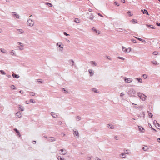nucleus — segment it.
Instances as JSON below:
<instances>
[{
	"instance_id": "9d476101",
	"label": "nucleus",
	"mask_w": 160,
	"mask_h": 160,
	"mask_svg": "<svg viewBox=\"0 0 160 160\" xmlns=\"http://www.w3.org/2000/svg\"><path fill=\"white\" fill-rule=\"evenodd\" d=\"M107 127H108L109 128L111 129H113L114 128V126L111 124H108Z\"/></svg>"
},
{
	"instance_id": "412c9836",
	"label": "nucleus",
	"mask_w": 160,
	"mask_h": 160,
	"mask_svg": "<svg viewBox=\"0 0 160 160\" xmlns=\"http://www.w3.org/2000/svg\"><path fill=\"white\" fill-rule=\"evenodd\" d=\"M74 22L76 23H79L80 22V20L78 18H75L74 19Z\"/></svg>"
},
{
	"instance_id": "7ed1b4c3",
	"label": "nucleus",
	"mask_w": 160,
	"mask_h": 160,
	"mask_svg": "<svg viewBox=\"0 0 160 160\" xmlns=\"http://www.w3.org/2000/svg\"><path fill=\"white\" fill-rule=\"evenodd\" d=\"M138 97H140V98L143 101H144L146 99L145 98L147 97L144 94L142 93L139 92L138 93Z\"/></svg>"
},
{
	"instance_id": "79ce46f5",
	"label": "nucleus",
	"mask_w": 160,
	"mask_h": 160,
	"mask_svg": "<svg viewBox=\"0 0 160 160\" xmlns=\"http://www.w3.org/2000/svg\"><path fill=\"white\" fill-rule=\"evenodd\" d=\"M46 4L49 6V7H52V5L51 3H48L47 2L46 3Z\"/></svg>"
},
{
	"instance_id": "864d4df0",
	"label": "nucleus",
	"mask_w": 160,
	"mask_h": 160,
	"mask_svg": "<svg viewBox=\"0 0 160 160\" xmlns=\"http://www.w3.org/2000/svg\"><path fill=\"white\" fill-rule=\"evenodd\" d=\"M62 124V122L61 121H59L58 122V124L59 125H61Z\"/></svg>"
},
{
	"instance_id": "ddd939ff",
	"label": "nucleus",
	"mask_w": 160,
	"mask_h": 160,
	"mask_svg": "<svg viewBox=\"0 0 160 160\" xmlns=\"http://www.w3.org/2000/svg\"><path fill=\"white\" fill-rule=\"evenodd\" d=\"M48 141H51V142L55 141V138L54 137L48 138Z\"/></svg>"
},
{
	"instance_id": "72a5a7b5",
	"label": "nucleus",
	"mask_w": 160,
	"mask_h": 160,
	"mask_svg": "<svg viewBox=\"0 0 160 160\" xmlns=\"http://www.w3.org/2000/svg\"><path fill=\"white\" fill-rule=\"evenodd\" d=\"M11 88L13 90L16 89V88L14 85H12L11 86Z\"/></svg>"
},
{
	"instance_id": "680f3d73",
	"label": "nucleus",
	"mask_w": 160,
	"mask_h": 160,
	"mask_svg": "<svg viewBox=\"0 0 160 160\" xmlns=\"http://www.w3.org/2000/svg\"><path fill=\"white\" fill-rule=\"evenodd\" d=\"M91 159V158L90 157H88L87 158V160H90Z\"/></svg>"
},
{
	"instance_id": "49530a36",
	"label": "nucleus",
	"mask_w": 160,
	"mask_h": 160,
	"mask_svg": "<svg viewBox=\"0 0 160 160\" xmlns=\"http://www.w3.org/2000/svg\"><path fill=\"white\" fill-rule=\"evenodd\" d=\"M153 54L154 55H157L158 54V52L157 51H154L153 52Z\"/></svg>"
},
{
	"instance_id": "f3484780",
	"label": "nucleus",
	"mask_w": 160,
	"mask_h": 160,
	"mask_svg": "<svg viewBox=\"0 0 160 160\" xmlns=\"http://www.w3.org/2000/svg\"><path fill=\"white\" fill-rule=\"evenodd\" d=\"M13 13L14 14H13V16L14 17H16V18L19 19V18L20 16L18 14H17L16 13V12H13Z\"/></svg>"
},
{
	"instance_id": "a18cd8bd",
	"label": "nucleus",
	"mask_w": 160,
	"mask_h": 160,
	"mask_svg": "<svg viewBox=\"0 0 160 160\" xmlns=\"http://www.w3.org/2000/svg\"><path fill=\"white\" fill-rule=\"evenodd\" d=\"M59 47L61 48H63V44H61L60 45H59Z\"/></svg>"
},
{
	"instance_id": "393cba45",
	"label": "nucleus",
	"mask_w": 160,
	"mask_h": 160,
	"mask_svg": "<svg viewBox=\"0 0 160 160\" xmlns=\"http://www.w3.org/2000/svg\"><path fill=\"white\" fill-rule=\"evenodd\" d=\"M92 90L93 92H95L96 93H98L99 91L97 90L95 88H92Z\"/></svg>"
},
{
	"instance_id": "4be33fe9",
	"label": "nucleus",
	"mask_w": 160,
	"mask_h": 160,
	"mask_svg": "<svg viewBox=\"0 0 160 160\" xmlns=\"http://www.w3.org/2000/svg\"><path fill=\"white\" fill-rule=\"evenodd\" d=\"M51 115L52 116V117L54 118H56L57 116V115H56V114L53 112H51Z\"/></svg>"
},
{
	"instance_id": "c9c22d12",
	"label": "nucleus",
	"mask_w": 160,
	"mask_h": 160,
	"mask_svg": "<svg viewBox=\"0 0 160 160\" xmlns=\"http://www.w3.org/2000/svg\"><path fill=\"white\" fill-rule=\"evenodd\" d=\"M91 63L94 65L95 66H96L97 64L94 61H92L91 62Z\"/></svg>"
},
{
	"instance_id": "774afa93",
	"label": "nucleus",
	"mask_w": 160,
	"mask_h": 160,
	"mask_svg": "<svg viewBox=\"0 0 160 160\" xmlns=\"http://www.w3.org/2000/svg\"><path fill=\"white\" fill-rule=\"evenodd\" d=\"M158 128L157 127V128L160 129V124H158Z\"/></svg>"
},
{
	"instance_id": "bb28decb",
	"label": "nucleus",
	"mask_w": 160,
	"mask_h": 160,
	"mask_svg": "<svg viewBox=\"0 0 160 160\" xmlns=\"http://www.w3.org/2000/svg\"><path fill=\"white\" fill-rule=\"evenodd\" d=\"M148 115L149 117L150 118H152V116H153V115H152V113L151 112H149V111H148Z\"/></svg>"
},
{
	"instance_id": "2eb2a0df",
	"label": "nucleus",
	"mask_w": 160,
	"mask_h": 160,
	"mask_svg": "<svg viewBox=\"0 0 160 160\" xmlns=\"http://www.w3.org/2000/svg\"><path fill=\"white\" fill-rule=\"evenodd\" d=\"M12 76L14 78H19V76L18 75H17L15 73H12Z\"/></svg>"
},
{
	"instance_id": "6ab92c4d",
	"label": "nucleus",
	"mask_w": 160,
	"mask_h": 160,
	"mask_svg": "<svg viewBox=\"0 0 160 160\" xmlns=\"http://www.w3.org/2000/svg\"><path fill=\"white\" fill-rule=\"evenodd\" d=\"M16 115L19 118L21 117L22 116L21 115V114L20 112H18L16 113Z\"/></svg>"
},
{
	"instance_id": "603ef678",
	"label": "nucleus",
	"mask_w": 160,
	"mask_h": 160,
	"mask_svg": "<svg viewBox=\"0 0 160 160\" xmlns=\"http://www.w3.org/2000/svg\"><path fill=\"white\" fill-rule=\"evenodd\" d=\"M30 102H33V103H34L35 102L34 101V100L32 99H30Z\"/></svg>"
},
{
	"instance_id": "b1692460",
	"label": "nucleus",
	"mask_w": 160,
	"mask_h": 160,
	"mask_svg": "<svg viewBox=\"0 0 160 160\" xmlns=\"http://www.w3.org/2000/svg\"><path fill=\"white\" fill-rule=\"evenodd\" d=\"M152 62L153 64L156 65H157L159 64V63L157 62L156 61H152Z\"/></svg>"
},
{
	"instance_id": "58836bf2",
	"label": "nucleus",
	"mask_w": 160,
	"mask_h": 160,
	"mask_svg": "<svg viewBox=\"0 0 160 160\" xmlns=\"http://www.w3.org/2000/svg\"><path fill=\"white\" fill-rule=\"evenodd\" d=\"M120 30H123L125 31H126L124 29L122 28H119L118 30H117V31L119 32H122V31H121Z\"/></svg>"
},
{
	"instance_id": "ea45409f",
	"label": "nucleus",
	"mask_w": 160,
	"mask_h": 160,
	"mask_svg": "<svg viewBox=\"0 0 160 160\" xmlns=\"http://www.w3.org/2000/svg\"><path fill=\"white\" fill-rule=\"evenodd\" d=\"M127 13L129 14L130 16H132L133 15V14L131 13V11H129L127 12Z\"/></svg>"
},
{
	"instance_id": "8fccbe9b",
	"label": "nucleus",
	"mask_w": 160,
	"mask_h": 160,
	"mask_svg": "<svg viewBox=\"0 0 160 160\" xmlns=\"http://www.w3.org/2000/svg\"><path fill=\"white\" fill-rule=\"evenodd\" d=\"M13 50L11 51V52H10V54L12 55H14V53L13 52Z\"/></svg>"
},
{
	"instance_id": "423d86ee",
	"label": "nucleus",
	"mask_w": 160,
	"mask_h": 160,
	"mask_svg": "<svg viewBox=\"0 0 160 160\" xmlns=\"http://www.w3.org/2000/svg\"><path fill=\"white\" fill-rule=\"evenodd\" d=\"M73 134L74 136L76 135L78 137H79V133L76 129H74L73 130Z\"/></svg>"
},
{
	"instance_id": "bf43d9fd",
	"label": "nucleus",
	"mask_w": 160,
	"mask_h": 160,
	"mask_svg": "<svg viewBox=\"0 0 160 160\" xmlns=\"http://www.w3.org/2000/svg\"><path fill=\"white\" fill-rule=\"evenodd\" d=\"M1 50V52L2 53H6V51H3L2 50V49Z\"/></svg>"
},
{
	"instance_id": "7c9ffc66",
	"label": "nucleus",
	"mask_w": 160,
	"mask_h": 160,
	"mask_svg": "<svg viewBox=\"0 0 160 160\" xmlns=\"http://www.w3.org/2000/svg\"><path fill=\"white\" fill-rule=\"evenodd\" d=\"M76 120L77 121H78L80 120L81 119V117H80L78 116L76 117Z\"/></svg>"
},
{
	"instance_id": "39448f33",
	"label": "nucleus",
	"mask_w": 160,
	"mask_h": 160,
	"mask_svg": "<svg viewBox=\"0 0 160 160\" xmlns=\"http://www.w3.org/2000/svg\"><path fill=\"white\" fill-rule=\"evenodd\" d=\"M131 49L130 48L126 49L124 47L122 46V50L125 52H130L131 51Z\"/></svg>"
},
{
	"instance_id": "c756f323",
	"label": "nucleus",
	"mask_w": 160,
	"mask_h": 160,
	"mask_svg": "<svg viewBox=\"0 0 160 160\" xmlns=\"http://www.w3.org/2000/svg\"><path fill=\"white\" fill-rule=\"evenodd\" d=\"M136 79L139 82H142V79L140 78H138Z\"/></svg>"
},
{
	"instance_id": "f257e3e1",
	"label": "nucleus",
	"mask_w": 160,
	"mask_h": 160,
	"mask_svg": "<svg viewBox=\"0 0 160 160\" xmlns=\"http://www.w3.org/2000/svg\"><path fill=\"white\" fill-rule=\"evenodd\" d=\"M136 93V92L134 89H131L128 91V93L130 97H134Z\"/></svg>"
},
{
	"instance_id": "cd10ccee",
	"label": "nucleus",
	"mask_w": 160,
	"mask_h": 160,
	"mask_svg": "<svg viewBox=\"0 0 160 160\" xmlns=\"http://www.w3.org/2000/svg\"><path fill=\"white\" fill-rule=\"evenodd\" d=\"M19 109L21 111H23L24 110V108L22 107L21 105H19Z\"/></svg>"
},
{
	"instance_id": "37998d69",
	"label": "nucleus",
	"mask_w": 160,
	"mask_h": 160,
	"mask_svg": "<svg viewBox=\"0 0 160 160\" xmlns=\"http://www.w3.org/2000/svg\"><path fill=\"white\" fill-rule=\"evenodd\" d=\"M58 160H63L64 159V158H62L60 157L59 156L58 158Z\"/></svg>"
},
{
	"instance_id": "4c0bfd02",
	"label": "nucleus",
	"mask_w": 160,
	"mask_h": 160,
	"mask_svg": "<svg viewBox=\"0 0 160 160\" xmlns=\"http://www.w3.org/2000/svg\"><path fill=\"white\" fill-rule=\"evenodd\" d=\"M131 40L133 43H136L137 42L134 39H131Z\"/></svg>"
},
{
	"instance_id": "4468645a",
	"label": "nucleus",
	"mask_w": 160,
	"mask_h": 160,
	"mask_svg": "<svg viewBox=\"0 0 160 160\" xmlns=\"http://www.w3.org/2000/svg\"><path fill=\"white\" fill-rule=\"evenodd\" d=\"M142 12L143 13V14H146L147 15H149L148 13V11L146 10V9H144L143 10L142 9L141 10Z\"/></svg>"
},
{
	"instance_id": "052dcab7",
	"label": "nucleus",
	"mask_w": 160,
	"mask_h": 160,
	"mask_svg": "<svg viewBox=\"0 0 160 160\" xmlns=\"http://www.w3.org/2000/svg\"><path fill=\"white\" fill-rule=\"evenodd\" d=\"M96 160H101V159L99 158L98 157H96L95 159Z\"/></svg>"
},
{
	"instance_id": "1a4fd4ad",
	"label": "nucleus",
	"mask_w": 160,
	"mask_h": 160,
	"mask_svg": "<svg viewBox=\"0 0 160 160\" xmlns=\"http://www.w3.org/2000/svg\"><path fill=\"white\" fill-rule=\"evenodd\" d=\"M134 108H135L136 109L141 110L142 109V108H143V106L140 105V106H138V107L134 106Z\"/></svg>"
},
{
	"instance_id": "9b49d317",
	"label": "nucleus",
	"mask_w": 160,
	"mask_h": 160,
	"mask_svg": "<svg viewBox=\"0 0 160 160\" xmlns=\"http://www.w3.org/2000/svg\"><path fill=\"white\" fill-rule=\"evenodd\" d=\"M14 130L17 133V135H19V137H20L21 136L19 131L16 128H14Z\"/></svg>"
},
{
	"instance_id": "f704fd0d",
	"label": "nucleus",
	"mask_w": 160,
	"mask_h": 160,
	"mask_svg": "<svg viewBox=\"0 0 160 160\" xmlns=\"http://www.w3.org/2000/svg\"><path fill=\"white\" fill-rule=\"evenodd\" d=\"M146 148H145L144 147H143L142 148V149L144 151H147L148 148L147 146H145Z\"/></svg>"
},
{
	"instance_id": "f03ea898",
	"label": "nucleus",
	"mask_w": 160,
	"mask_h": 160,
	"mask_svg": "<svg viewBox=\"0 0 160 160\" xmlns=\"http://www.w3.org/2000/svg\"><path fill=\"white\" fill-rule=\"evenodd\" d=\"M27 23L28 26L30 27H32L34 24V22L30 18H29L28 19Z\"/></svg>"
},
{
	"instance_id": "dca6fc26",
	"label": "nucleus",
	"mask_w": 160,
	"mask_h": 160,
	"mask_svg": "<svg viewBox=\"0 0 160 160\" xmlns=\"http://www.w3.org/2000/svg\"><path fill=\"white\" fill-rule=\"evenodd\" d=\"M138 128H139V130L141 132H144V131H143V130H144V128L141 127V126H138Z\"/></svg>"
},
{
	"instance_id": "c03bdc74",
	"label": "nucleus",
	"mask_w": 160,
	"mask_h": 160,
	"mask_svg": "<svg viewBox=\"0 0 160 160\" xmlns=\"http://www.w3.org/2000/svg\"><path fill=\"white\" fill-rule=\"evenodd\" d=\"M17 44L20 45L21 47H23V44L20 42H18Z\"/></svg>"
},
{
	"instance_id": "aec40b11",
	"label": "nucleus",
	"mask_w": 160,
	"mask_h": 160,
	"mask_svg": "<svg viewBox=\"0 0 160 160\" xmlns=\"http://www.w3.org/2000/svg\"><path fill=\"white\" fill-rule=\"evenodd\" d=\"M17 30L18 31V32L20 34H22L24 32V31L22 29H18Z\"/></svg>"
},
{
	"instance_id": "09e8293b",
	"label": "nucleus",
	"mask_w": 160,
	"mask_h": 160,
	"mask_svg": "<svg viewBox=\"0 0 160 160\" xmlns=\"http://www.w3.org/2000/svg\"><path fill=\"white\" fill-rule=\"evenodd\" d=\"M134 37L135 38L137 39L138 40H139L140 41H142V39L139 38H138V37H136L135 36H134Z\"/></svg>"
},
{
	"instance_id": "13d9d810",
	"label": "nucleus",
	"mask_w": 160,
	"mask_h": 160,
	"mask_svg": "<svg viewBox=\"0 0 160 160\" xmlns=\"http://www.w3.org/2000/svg\"><path fill=\"white\" fill-rule=\"evenodd\" d=\"M63 34L65 35H66V36H69V34H67L66 32H64L63 33Z\"/></svg>"
},
{
	"instance_id": "5fc2aeb1",
	"label": "nucleus",
	"mask_w": 160,
	"mask_h": 160,
	"mask_svg": "<svg viewBox=\"0 0 160 160\" xmlns=\"http://www.w3.org/2000/svg\"><path fill=\"white\" fill-rule=\"evenodd\" d=\"M118 58L121 59H122V60H124V59H125L124 58H123V57H118Z\"/></svg>"
},
{
	"instance_id": "473e14b6",
	"label": "nucleus",
	"mask_w": 160,
	"mask_h": 160,
	"mask_svg": "<svg viewBox=\"0 0 160 160\" xmlns=\"http://www.w3.org/2000/svg\"><path fill=\"white\" fill-rule=\"evenodd\" d=\"M148 125H149V127L151 128L152 130L155 131H156V130L155 129L152 128V126L150 124L148 123Z\"/></svg>"
},
{
	"instance_id": "20e7f679",
	"label": "nucleus",
	"mask_w": 160,
	"mask_h": 160,
	"mask_svg": "<svg viewBox=\"0 0 160 160\" xmlns=\"http://www.w3.org/2000/svg\"><path fill=\"white\" fill-rule=\"evenodd\" d=\"M87 18L91 20H92L93 18H94V16L92 15V13H88L87 14Z\"/></svg>"
},
{
	"instance_id": "4d7b16f0",
	"label": "nucleus",
	"mask_w": 160,
	"mask_h": 160,
	"mask_svg": "<svg viewBox=\"0 0 160 160\" xmlns=\"http://www.w3.org/2000/svg\"><path fill=\"white\" fill-rule=\"evenodd\" d=\"M124 95V93L123 92H121L120 94L121 97H122Z\"/></svg>"
},
{
	"instance_id": "3c124183",
	"label": "nucleus",
	"mask_w": 160,
	"mask_h": 160,
	"mask_svg": "<svg viewBox=\"0 0 160 160\" xmlns=\"http://www.w3.org/2000/svg\"><path fill=\"white\" fill-rule=\"evenodd\" d=\"M143 77L145 79H146L147 78V75L145 74H143Z\"/></svg>"
},
{
	"instance_id": "5701e85b",
	"label": "nucleus",
	"mask_w": 160,
	"mask_h": 160,
	"mask_svg": "<svg viewBox=\"0 0 160 160\" xmlns=\"http://www.w3.org/2000/svg\"><path fill=\"white\" fill-rule=\"evenodd\" d=\"M92 30L95 32L96 33L98 34H99L100 33V32H98V31H97V30L96 29L94 28H92Z\"/></svg>"
},
{
	"instance_id": "0e129e2a",
	"label": "nucleus",
	"mask_w": 160,
	"mask_h": 160,
	"mask_svg": "<svg viewBox=\"0 0 160 160\" xmlns=\"http://www.w3.org/2000/svg\"><path fill=\"white\" fill-rule=\"evenodd\" d=\"M114 3L118 6H119V5L118 3H117V2H114Z\"/></svg>"
},
{
	"instance_id": "338daca9",
	"label": "nucleus",
	"mask_w": 160,
	"mask_h": 160,
	"mask_svg": "<svg viewBox=\"0 0 160 160\" xmlns=\"http://www.w3.org/2000/svg\"><path fill=\"white\" fill-rule=\"evenodd\" d=\"M98 15L101 17H103V16L102 15H101V14L99 13H98Z\"/></svg>"
},
{
	"instance_id": "a211bd4d",
	"label": "nucleus",
	"mask_w": 160,
	"mask_h": 160,
	"mask_svg": "<svg viewBox=\"0 0 160 160\" xmlns=\"http://www.w3.org/2000/svg\"><path fill=\"white\" fill-rule=\"evenodd\" d=\"M88 72H89V73L90 74V76H92L94 74V72L91 69H90L89 70Z\"/></svg>"
},
{
	"instance_id": "2f4dec72",
	"label": "nucleus",
	"mask_w": 160,
	"mask_h": 160,
	"mask_svg": "<svg viewBox=\"0 0 160 160\" xmlns=\"http://www.w3.org/2000/svg\"><path fill=\"white\" fill-rule=\"evenodd\" d=\"M153 124L154 125H155V126L157 127V126H156V125H158V124L157 121L156 120H154V121H153Z\"/></svg>"
},
{
	"instance_id": "f8f14e48",
	"label": "nucleus",
	"mask_w": 160,
	"mask_h": 160,
	"mask_svg": "<svg viewBox=\"0 0 160 160\" xmlns=\"http://www.w3.org/2000/svg\"><path fill=\"white\" fill-rule=\"evenodd\" d=\"M60 151L62 152V153H61V154L62 155H65L67 153V151L66 150L62 149L60 150Z\"/></svg>"
},
{
	"instance_id": "69168bd1",
	"label": "nucleus",
	"mask_w": 160,
	"mask_h": 160,
	"mask_svg": "<svg viewBox=\"0 0 160 160\" xmlns=\"http://www.w3.org/2000/svg\"><path fill=\"white\" fill-rule=\"evenodd\" d=\"M19 92L20 93H21V94H23V91L22 90H20V91H19Z\"/></svg>"
},
{
	"instance_id": "e433bc0d",
	"label": "nucleus",
	"mask_w": 160,
	"mask_h": 160,
	"mask_svg": "<svg viewBox=\"0 0 160 160\" xmlns=\"http://www.w3.org/2000/svg\"><path fill=\"white\" fill-rule=\"evenodd\" d=\"M0 72L2 74L5 75L6 74L5 72L3 70H0Z\"/></svg>"
},
{
	"instance_id": "c85d7f7f",
	"label": "nucleus",
	"mask_w": 160,
	"mask_h": 160,
	"mask_svg": "<svg viewBox=\"0 0 160 160\" xmlns=\"http://www.w3.org/2000/svg\"><path fill=\"white\" fill-rule=\"evenodd\" d=\"M29 93L30 95L31 96H33L35 95V93L33 92H29Z\"/></svg>"
},
{
	"instance_id": "a878e982",
	"label": "nucleus",
	"mask_w": 160,
	"mask_h": 160,
	"mask_svg": "<svg viewBox=\"0 0 160 160\" xmlns=\"http://www.w3.org/2000/svg\"><path fill=\"white\" fill-rule=\"evenodd\" d=\"M146 26L147 27H150V28L152 29H155L153 26L152 25H149L148 24H147Z\"/></svg>"
},
{
	"instance_id": "de8ad7c7",
	"label": "nucleus",
	"mask_w": 160,
	"mask_h": 160,
	"mask_svg": "<svg viewBox=\"0 0 160 160\" xmlns=\"http://www.w3.org/2000/svg\"><path fill=\"white\" fill-rule=\"evenodd\" d=\"M40 79H38L37 80V82L38 83H41L42 82L40 80Z\"/></svg>"
},
{
	"instance_id": "a19ab883",
	"label": "nucleus",
	"mask_w": 160,
	"mask_h": 160,
	"mask_svg": "<svg viewBox=\"0 0 160 160\" xmlns=\"http://www.w3.org/2000/svg\"><path fill=\"white\" fill-rule=\"evenodd\" d=\"M62 90L65 92V93H68V92L64 88H62Z\"/></svg>"
},
{
	"instance_id": "e2e57ef3",
	"label": "nucleus",
	"mask_w": 160,
	"mask_h": 160,
	"mask_svg": "<svg viewBox=\"0 0 160 160\" xmlns=\"http://www.w3.org/2000/svg\"><path fill=\"white\" fill-rule=\"evenodd\" d=\"M122 156H123V158H124L125 157V154L124 153H121V154Z\"/></svg>"
},
{
	"instance_id": "6e6d98bb",
	"label": "nucleus",
	"mask_w": 160,
	"mask_h": 160,
	"mask_svg": "<svg viewBox=\"0 0 160 160\" xmlns=\"http://www.w3.org/2000/svg\"><path fill=\"white\" fill-rule=\"evenodd\" d=\"M21 46H19L18 48H19V49L20 50H22L23 49V48Z\"/></svg>"
},
{
	"instance_id": "6e6552de",
	"label": "nucleus",
	"mask_w": 160,
	"mask_h": 160,
	"mask_svg": "<svg viewBox=\"0 0 160 160\" xmlns=\"http://www.w3.org/2000/svg\"><path fill=\"white\" fill-rule=\"evenodd\" d=\"M69 64L71 66H73L74 65V61L72 59H70L68 61Z\"/></svg>"
},
{
	"instance_id": "0eeeda50",
	"label": "nucleus",
	"mask_w": 160,
	"mask_h": 160,
	"mask_svg": "<svg viewBox=\"0 0 160 160\" xmlns=\"http://www.w3.org/2000/svg\"><path fill=\"white\" fill-rule=\"evenodd\" d=\"M124 81L126 82L129 83L132 82V79L130 78H126L125 79Z\"/></svg>"
}]
</instances>
